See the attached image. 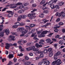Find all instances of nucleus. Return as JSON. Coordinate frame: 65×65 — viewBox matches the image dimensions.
Instances as JSON below:
<instances>
[{
  "label": "nucleus",
  "mask_w": 65,
  "mask_h": 65,
  "mask_svg": "<svg viewBox=\"0 0 65 65\" xmlns=\"http://www.w3.org/2000/svg\"><path fill=\"white\" fill-rule=\"evenodd\" d=\"M58 1V0H52L50 1L48 3H46V4H44L43 6L44 7L45 5H46L47 4H48V5H51L53 3L54 4H55V3H56V2Z\"/></svg>",
  "instance_id": "1"
},
{
  "label": "nucleus",
  "mask_w": 65,
  "mask_h": 65,
  "mask_svg": "<svg viewBox=\"0 0 65 65\" xmlns=\"http://www.w3.org/2000/svg\"><path fill=\"white\" fill-rule=\"evenodd\" d=\"M20 6L17 7V9H22V8H24V5L22 4L21 3H18L17 4V5H20Z\"/></svg>",
  "instance_id": "2"
},
{
  "label": "nucleus",
  "mask_w": 65,
  "mask_h": 65,
  "mask_svg": "<svg viewBox=\"0 0 65 65\" xmlns=\"http://www.w3.org/2000/svg\"><path fill=\"white\" fill-rule=\"evenodd\" d=\"M6 46H5V48L7 50L9 49V47H10V46H13V44H12L8 43H7L6 44Z\"/></svg>",
  "instance_id": "3"
},
{
  "label": "nucleus",
  "mask_w": 65,
  "mask_h": 65,
  "mask_svg": "<svg viewBox=\"0 0 65 65\" xmlns=\"http://www.w3.org/2000/svg\"><path fill=\"white\" fill-rule=\"evenodd\" d=\"M47 32H48V31L46 30L44 31H43L42 33L40 35V36L41 37H44L45 36V35L44 34H46Z\"/></svg>",
  "instance_id": "4"
},
{
  "label": "nucleus",
  "mask_w": 65,
  "mask_h": 65,
  "mask_svg": "<svg viewBox=\"0 0 65 65\" xmlns=\"http://www.w3.org/2000/svg\"><path fill=\"white\" fill-rule=\"evenodd\" d=\"M14 38H15V37L11 35L9 36V38H8V40H13L14 41Z\"/></svg>",
  "instance_id": "5"
},
{
  "label": "nucleus",
  "mask_w": 65,
  "mask_h": 65,
  "mask_svg": "<svg viewBox=\"0 0 65 65\" xmlns=\"http://www.w3.org/2000/svg\"><path fill=\"white\" fill-rule=\"evenodd\" d=\"M24 30V31L22 32V34L20 35V36H24L25 35L24 34L27 33L28 31V29H25Z\"/></svg>",
  "instance_id": "6"
},
{
  "label": "nucleus",
  "mask_w": 65,
  "mask_h": 65,
  "mask_svg": "<svg viewBox=\"0 0 65 65\" xmlns=\"http://www.w3.org/2000/svg\"><path fill=\"white\" fill-rule=\"evenodd\" d=\"M25 30V28L23 27H21L19 28H18L17 29V31H20L21 32H22L24 31V30Z\"/></svg>",
  "instance_id": "7"
},
{
  "label": "nucleus",
  "mask_w": 65,
  "mask_h": 65,
  "mask_svg": "<svg viewBox=\"0 0 65 65\" xmlns=\"http://www.w3.org/2000/svg\"><path fill=\"white\" fill-rule=\"evenodd\" d=\"M10 8H15L17 7V4H12L10 5Z\"/></svg>",
  "instance_id": "8"
},
{
  "label": "nucleus",
  "mask_w": 65,
  "mask_h": 65,
  "mask_svg": "<svg viewBox=\"0 0 65 65\" xmlns=\"http://www.w3.org/2000/svg\"><path fill=\"white\" fill-rule=\"evenodd\" d=\"M33 51H36V53L38 54H40L41 52L40 51H39V49L37 48H35L33 50Z\"/></svg>",
  "instance_id": "9"
},
{
  "label": "nucleus",
  "mask_w": 65,
  "mask_h": 65,
  "mask_svg": "<svg viewBox=\"0 0 65 65\" xmlns=\"http://www.w3.org/2000/svg\"><path fill=\"white\" fill-rule=\"evenodd\" d=\"M50 63V62L48 61H46L44 62L43 65H48Z\"/></svg>",
  "instance_id": "10"
},
{
  "label": "nucleus",
  "mask_w": 65,
  "mask_h": 65,
  "mask_svg": "<svg viewBox=\"0 0 65 65\" xmlns=\"http://www.w3.org/2000/svg\"><path fill=\"white\" fill-rule=\"evenodd\" d=\"M35 45L38 48L40 47H42V45H39V44L38 43H36Z\"/></svg>",
  "instance_id": "11"
},
{
  "label": "nucleus",
  "mask_w": 65,
  "mask_h": 65,
  "mask_svg": "<svg viewBox=\"0 0 65 65\" xmlns=\"http://www.w3.org/2000/svg\"><path fill=\"white\" fill-rule=\"evenodd\" d=\"M64 3L63 2H61L60 3H58V5H59V6H62L63 5H64Z\"/></svg>",
  "instance_id": "12"
},
{
  "label": "nucleus",
  "mask_w": 65,
  "mask_h": 65,
  "mask_svg": "<svg viewBox=\"0 0 65 65\" xmlns=\"http://www.w3.org/2000/svg\"><path fill=\"white\" fill-rule=\"evenodd\" d=\"M5 32L7 35L9 34V30L8 29H7L5 30Z\"/></svg>",
  "instance_id": "13"
},
{
  "label": "nucleus",
  "mask_w": 65,
  "mask_h": 65,
  "mask_svg": "<svg viewBox=\"0 0 65 65\" xmlns=\"http://www.w3.org/2000/svg\"><path fill=\"white\" fill-rule=\"evenodd\" d=\"M14 14V13H10L8 15V18H10L12 16L13 14Z\"/></svg>",
  "instance_id": "14"
},
{
  "label": "nucleus",
  "mask_w": 65,
  "mask_h": 65,
  "mask_svg": "<svg viewBox=\"0 0 65 65\" xmlns=\"http://www.w3.org/2000/svg\"><path fill=\"white\" fill-rule=\"evenodd\" d=\"M20 17H21L22 19H25V18H26L27 17V15H21Z\"/></svg>",
  "instance_id": "15"
},
{
  "label": "nucleus",
  "mask_w": 65,
  "mask_h": 65,
  "mask_svg": "<svg viewBox=\"0 0 65 65\" xmlns=\"http://www.w3.org/2000/svg\"><path fill=\"white\" fill-rule=\"evenodd\" d=\"M24 12H25V10H19L18 11V12L19 13H23Z\"/></svg>",
  "instance_id": "16"
},
{
  "label": "nucleus",
  "mask_w": 65,
  "mask_h": 65,
  "mask_svg": "<svg viewBox=\"0 0 65 65\" xmlns=\"http://www.w3.org/2000/svg\"><path fill=\"white\" fill-rule=\"evenodd\" d=\"M44 15V14L43 13H41V14L39 15V17L40 18H43Z\"/></svg>",
  "instance_id": "17"
},
{
  "label": "nucleus",
  "mask_w": 65,
  "mask_h": 65,
  "mask_svg": "<svg viewBox=\"0 0 65 65\" xmlns=\"http://www.w3.org/2000/svg\"><path fill=\"white\" fill-rule=\"evenodd\" d=\"M61 54V52L60 51H58L57 52V53L55 54V55L57 56H59Z\"/></svg>",
  "instance_id": "18"
},
{
  "label": "nucleus",
  "mask_w": 65,
  "mask_h": 65,
  "mask_svg": "<svg viewBox=\"0 0 65 65\" xmlns=\"http://www.w3.org/2000/svg\"><path fill=\"white\" fill-rule=\"evenodd\" d=\"M59 44L60 45H62L63 44V40H60L59 42Z\"/></svg>",
  "instance_id": "19"
},
{
  "label": "nucleus",
  "mask_w": 65,
  "mask_h": 65,
  "mask_svg": "<svg viewBox=\"0 0 65 65\" xmlns=\"http://www.w3.org/2000/svg\"><path fill=\"white\" fill-rule=\"evenodd\" d=\"M31 64V62L30 61H27L25 62V64L26 65H30Z\"/></svg>",
  "instance_id": "20"
},
{
  "label": "nucleus",
  "mask_w": 65,
  "mask_h": 65,
  "mask_svg": "<svg viewBox=\"0 0 65 65\" xmlns=\"http://www.w3.org/2000/svg\"><path fill=\"white\" fill-rule=\"evenodd\" d=\"M54 54V53L53 51H51V52L50 53L49 56V57H52L53 56V55Z\"/></svg>",
  "instance_id": "21"
},
{
  "label": "nucleus",
  "mask_w": 65,
  "mask_h": 65,
  "mask_svg": "<svg viewBox=\"0 0 65 65\" xmlns=\"http://www.w3.org/2000/svg\"><path fill=\"white\" fill-rule=\"evenodd\" d=\"M4 36V32H0V36L2 37H3Z\"/></svg>",
  "instance_id": "22"
},
{
  "label": "nucleus",
  "mask_w": 65,
  "mask_h": 65,
  "mask_svg": "<svg viewBox=\"0 0 65 65\" xmlns=\"http://www.w3.org/2000/svg\"><path fill=\"white\" fill-rule=\"evenodd\" d=\"M13 57H14L13 54H10L9 55V59H10V58H12Z\"/></svg>",
  "instance_id": "23"
},
{
  "label": "nucleus",
  "mask_w": 65,
  "mask_h": 65,
  "mask_svg": "<svg viewBox=\"0 0 65 65\" xmlns=\"http://www.w3.org/2000/svg\"><path fill=\"white\" fill-rule=\"evenodd\" d=\"M45 2V0H43L40 3V4H41V5L43 4Z\"/></svg>",
  "instance_id": "24"
},
{
  "label": "nucleus",
  "mask_w": 65,
  "mask_h": 65,
  "mask_svg": "<svg viewBox=\"0 0 65 65\" xmlns=\"http://www.w3.org/2000/svg\"><path fill=\"white\" fill-rule=\"evenodd\" d=\"M22 19V17H21V15H20L18 18L17 21L19 22L20 21V20H21V19Z\"/></svg>",
  "instance_id": "25"
},
{
  "label": "nucleus",
  "mask_w": 65,
  "mask_h": 65,
  "mask_svg": "<svg viewBox=\"0 0 65 65\" xmlns=\"http://www.w3.org/2000/svg\"><path fill=\"white\" fill-rule=\"evenodd\" d=\"M56 63H61V60L60 59H58L57 60H55Z\"/></svg>",
  "instance_id": "26"
},
{
  "label": "nucleus",
  "mask_w": 65,
  "mask_h": 65,
  "mask_svg": "<svg viewBox=\"0 0 65 65\" xmlns=\"http://www.w3.org/2000/svg\"><path fill=\"white\" fill-rule=\"evenodd\" d=\"M50 7L52 9H54V8H55V6H54V4L51 5Z\"/></svg>",
  "instance_id": "27"
},
{
  "label": "nucleus",
  "mask_w": 65,
  "mask_h": 65,
  "mask_svg": "<svg viewBox=\"0 0 65 65\" xmlns=\"http://www.w3.org/2000/svg\"><path fill=\"white\" fill-rule=\"evenodd\" d=\"M46 41L47 42V43H50V42H51V40L50 39H47L46 40Z\"/></svg>",
  "instance_id": "28"
},
{
  "label": "nucleus",
  "mask_w": 65,
  "mask_h": 65,
  "mask_svg": "<svg viewBox=\"0 0 65 65\" xmlns=\"http://www.w3.org/2000/svg\"><path fill=\"white\" fill-rule=\"evenodd\" d=\"M36 16H32L30 17V18L29 19H30V20H32V19H35V18H36Z\"/></svg>",
  "instance_id": "29"
},
{
  "label": "nucleus",
  "mask_w": 65,
  "mask_h": 65,
  "mask_svg": "<svg viewBox=\"0 0 65 65\" xmlns=\"http://www.w3.org/2000/svg\"><path fill=\"white\" fill-rule=\"evenodd\" d=\"M43 12L45 14H47V13H49V11L47 10H45L43 11Z\"/></svg>",
  "instance_id": "30"
},
{
  "label": "nucleus",
  "mask_w": 65,
  "mask_h": 65,
  "mask_svg": "<svg viewBox=\"0 0 65 65\" xmlns=\"http://www.w3.org/2000/svg\"><path fill=\"white\" fill-rule=\"evenodd\" d=\"M43 61H42L39 62L38 63L39 65H43Z\"/></svg>",
  "instance_id": "31"
},
{
  "label": "nucleus",
  "mask_w": 65,
  "mask_h": 65,
  "mask_svg": "<svg viewBox=\"0 0 65 65\" xmlns=\"http://www.w3.org/2000/svg\"><path fill=\"white\" fill-rule=\"evenodd\" d=\"M12 27L13 28H15L17 27V23L14 24V25H13Z\"/></svg>",
  "instance_id": "32"
},
{
  "label": "nucleus",
  "mask_w": 65,
  "mask_h": 65,
  "mask_svg": "<svg viewBox=\"0 0 65 65\" xmlns=\"http://www.w3.org/2000/svg\"><path fill=\"white\" fill-rule=\"evenodd\" d=\"M57 59L58 57H57V56L55 54L54 56V60H57Z\"/></svg>",
  "instance_id": "33"
},
{
  "label": "nucleus",
  "mask_w": 65,
  "mask_h": 65,
  "mask_svg": "<svg viewBox=\"0 0 65 65\" xmlns=\"http://www.w3.org/2000/svg\"><path fill=\"white\" fill-rule=\"evenodd\" d=\"M55 7L56 8V9H59V6L58 5H56L55 6Z\"/></svg>",
  "instance_id": "34"
},
{
  "label": "nucleus",
  "mask_w": 65,
  "mask_h": 65,
  "mask_svg": "<svg viewBox=\"0 0 65 65\" xmlns=\"http://www.w3.org/2000/svg\"><path fill=\"white\" fill-rule=\"evenodd\" d=\"M30 26L31 28H32L34 27V26H35V24H31L30 25Z\"/></svg>",
  "instance_id": "35"
},
{
  "label": "nucleus",
  "mask_w": 65,
  "mask_h": 65,
  "mask_svg": "<svg viewBox=\"0 0 65 65\" xmlns=\"http://www.w3.org/2000/svg\"><path fill=\"white\" fill-rule=\"evenodd\" d=\"M58 44L57 43L56 44H54V47H55V48H57V46H58Z\"/></svg>",
  "instance_id": "36"
},
{
  "label": "nucleus",
  "mask_w": 65,
  "mask_h": 65,
  "mask_svg": "<svg viewBox=\"0 0 65 65\" xmlns=\"http://www.w3.org/2000/svg\"><path fill=\"white\" fill-rule=\"evenodd\" d=\"M52 50V48H49L48 49V51L49 52H51Z\"/></svg>",
  "instance_id": "37"
},
{
  "label": "nucleus",
  "mask_w": 65,
  "mask_h": 65,
  "mask_svg": "<svg viewBox=\"0 0 65 65\" xmlns=\"http://www.w3.org/2000/svg\"><path fill=\"white\" fill-rule=\"evenodd\" d=\"M56 16H59V17H61V16L60 15V13H57L56 14Z\"/></svg>",
  "instance_id": "38"
},
{
  "label": "nucleus",
  "mask_w": 65,
  "mask_h": 65,
  "mask_svg": "<svg viewBox=\"0 0 65 65\" xmlns=\"http://www.w3.org/2000/svg\"><path fill=\"white\" fill-rule=\"evenodd\" d=\"M54 34L53 33H51L49 34L48 35H47L48 37H51L52 36V35H53Z\"/></svg>",
  "instance_id": "39"
},
{
  "label": "nucleus",
  "mask_w": 65,
  "mask_h": 65,
  "mask_svg": "<svg viewBox=\"0 0 65 65\" xmlns=\"http://www.w3.org/2000/svg\"><path fill=\"white\" fill-rule=\"evenodd\" d=\"M36 37H37V36L35 35V37L34 38V39H36V40H39V39L38 38H36Z\"/></svg>",
  "instance_id": "40"
},
{
  "label": "nucleus",
  "mask_w": 65,
  "mask_h": 65,
  "mask_svg": "<svg viewBox=\"0 0 65 65\" xmlns=\"http://www.w3.org/2000/svg\"><path fill=\"white\" fill-rule=\"evenodd\" d=\"M36 29L35 28H33L31 30V33H34Z\"/></svg>",
  "instance_id": "41"
},
{
  "label": "nucleus",
  "mask_w": 65,
  "mask_h": 65,
  "mask_svg": "<svg viewBox=\"0 0 65 65\" xmlns=\"http://www.w3.org/2000/svg\"><path fill=\"white\" fill-rule=\"evenodd\" d=\"M60 21V18H58L56 20V22H58Z\"/></svg>",
  "instance_id": "42"
},
{
  "label": "nucleus",
  "mask_w": 65,
  "mask_h": 65,
  "mask_svg": "<svg viewBox=\"0 0 65 65\" xmlns=\"http://www.w3.org/2000/svg\"><path fill=\"white\" fill-rule=\"evenodd\" d=\"M60 26H57L55 27H54V29H57V28H60Z\"/></svg>",
  "instance_id": "43"
},
{
  "label": "nucleus",
  "mask_w": 65,
  "mask_h": 65,
  "mask_svg": "<svg viewBox=\"0 0 65 65\" xmlns=\"http://www.w3.org/2000/svg\"><path fill=\"white\" fill-rule=\"evenodd\" d=\"M47 50L46 49H45L44 50V53H45V54H46L47 53Z\"/></svg>",
  "instance_id": "44"
},
{
  "label": "nucleus",
  "mask_w": 65,
  "mask_h": 65,
  "mask_svg": "<svg viewBox=\"0 0 65 65\" xmlns=\"http://www.w3.org/2000/svg\"><path fill=\"white\" fill-rule=\"evenodd\" d=\"M6 12H7L8 13H13V12H12V11H7Z\"/></svg>",
  "instance_id": "45"
},
{
  "label": "nucleus",
  "mask_w": 65,
  "mask_h": 65,
  "mask_svg": "<svg viewBox=\"0 0 65 65\" xmlns=\"http://www.w3.org/2000/svg\"><path fill=\"white\" fill-rule=\"evenodd\" d=\"M26 29H27L26 30H28L29 28H30V27L29 26H25Z\"/></svg>",
  "instance_id": "46"
},
{
  "label": "nucleus",
  "mask_w": 65,
  "mask_h": 65,
  "mask_svg": "<svg viewBox=\"0 0 65 65\" xmlns=\"http://www.w3.org/2000/svg\"><path fill=\"white\" fill-rule=\"evenodd\" d=\"M37 6V5H36V4H34L32 5V7H36Z\"/></svg>",
  "instance_id": "47"
},
{
  "label": "nucleus",
  "mask_w": 65,
  "mask_h": 65,
  "mask_svg": "<svg viewBox=\"0 0 65 65\" xmlns=\"http://www.w3.org/2000/svg\"><path fill=\"white\" fill-rule=\"evenodd\" d=\"M6 0H0V2H2V3H4L5 2V1Z\"/></svg>",
  "instance_id": "48"
},
{
  "label": "nucleus",
  "mask_w": 65,
  "mask_h": 65,
  "mask_svg": "<svg viewBox=\"0 0 65 65\" xmlns=\"http://www.w3.org/2000/svg\"><path fill=\"white\" fill-rule=\"evenodd\" d=\"M56 61H55L53 62L52 63V65H55V64H56Z\"/></svg>",
  "instance_id": "49"
},
{
  "label": "nucleus",
  "mask_w": 65,
  "mask_h": 65,
  "mask_svg": "<svg viewBox=\"0 0 65 65\" xmlns=\"http://www.w3.org/2000/svg\"><path fill=\"white\" fill-rule=\"evenodd\" d=\"M25 58L26 60H28L29 59V57H28L27 56H25Z\"/></svg>",
  "instance_id": "50"
},
{
  "label": "nucleus",
  "mask_w": 65,
  "mask_h": 65,
  "mask_svg": "<svg viewBox=\"0 0 65 65\" xmlns=\"http://www.w3.org/2000/svg\"><path fill=\"white\" fill-rule=\"evenodd\" d=\"M18 55L20 57L21 56H22L23 55V54H22V53H20V54H18Z\"/></svg>",
  "instance_id": "51"
},
{
  "label": "nucleus",
  "mask_w": 65,
  "mask_h": 65,
  "mask_svg": "<svg viewBox=\"0 0 65 65\" xmlns=\"http://www.w3.org/2000/svg\"><path fill=\"white\" fill-rule=\"evenodd\" d=\"M26 50L27 51H30V47L26 48Z\"/></svg>",
  "instance_id": "52"
},
{
  "label": "nucleus",
  "mask_w": 65,
  "mask_h": 65,
  "mask_svg": "<svg viewBox=\"0 0 65 65\" xmlns=\"http://www.w3.org/2000/svg\"><path fill=\"white\" fill-rule=\"evenodd\" d=\"M24 7H25V6H27V5H29V4L28 3H25L24 4Z\"/></svg>",
  "instance_id": "53"
},
{
  "label": "nucleus",
  "mask_w": 65,
  "mask_h": 65,
  "mask_svg": "<svg viewBox=\"0 0 65 65\" xmlns=\"http://www.w3.org/2000/svg\"><path fill=\"white\" fill-rule=\"evenodd\" d=\"M7 8H4V9H3L2 10V11H5V10H6V9H7Z\"/></svg>",
  "instance_id": "54"
},
{
  "label": "nucleus",
  "mask_w": 65,
  "mask_h": 65,
  "mask_svg": "<svg viewBox=\"0 0 65 65\" xmlns=\"http://www.w3.org/2000/svg\"><path fill=\"white\" fill-rule=\"evenodd\" d=\"M7 65H12V62L10 61H9V63Z\"/></svg>",
  "instance_id": "55"
},
{
  "label": "nucleus",
  "mask_w": 65,
  "mask_h": 65,
  "mask_svg": "<svg viewBox=\"0 0 65 65\" xmlns=\"http://www.w3.org/2000/svg\"><path fill=\"white\" fill-rule=\"evenodd\" d=\"M64 17H65V14L63 13L62 15V18H64Z\"/></svg>",
  "instance_id": "56"
},
{
  "label": "nucleus",
  "mask_w": 65,
  "mask_h": 65,
  "mask_svg": "<svg viewBox=\"0 0 65 65\" xmlns=\"http://www.w3.org/2000/svg\"><path fill=\"white\" fill-rule=\"evenodd\" d=\"M6 59L5 58L2 59V62H4V61H6Z\"/></svg>",
  "instance_id": "57"
},
{
  "label": "nucleus",
  "mask_w": 65,
  "mask_h": 65,
  "mask_svg": "<svg viewBox=\"0 0 65 65\" xmlns=\"http://www.w3.org/2000/svg\"><path fill=\"white\" fill-rule=\"evenodd\" d=\"M48 21H49V20H45V21H44L43 23L45 24V23H46V22H48Z\"/></svg>",
  "instance_id": "58"
},
{
  "label": "nucleus",
  "mask_w": 65,
  "mask_h": 65,
  "mask_svg": "<svg viewBox=\"0 0 65 65\" xmlns=\"http://www.w3.org/2000/svg\"><path fill=\"white\" fill-rule=\"evenodd\" d=\"M63 23L62 22H60L59 23V25H63Z\"/></svg>",
  "instance_id": "59"
},
{
  "label": "nucleus",
  "mask_w": 65,
  "mask_h": 65,
  "mask_svg": "<svg viewBox=\"0 0 65 65\" xmlns=\"http://www.w3.org/2000/svg\"><path fill=\"white\" fill-rule=\"evenodd\" d=\"M51 24V23H46V26H48V25H50Z\"/></svg>",
  "instance_id": "60"
},
{
  "label": "nucleus",
  "mask_w": 65,
  "mask_h": 65,
  "mask_svg": "<svg viewBox=\"0 0 65 65\" xmlns=\"http://www.w3.org/2000/svg\"><path fill=\"white\" fill-rule=\"evenodd\" d=\"M62 33H65V29L64 28H63L62 30Z\"/></svg>",
  "instance_id": "61"
},
{
  "label": "nucleus",
  "mask_w": 65,
  "mask_h": 65,
  "mask_svg": "<svg viewBox=\"0 0 65 65\" xmlns=\"http://www.w3.org/2000/svg\"><path fill=\"white\" fill-rule=\"evenodd\" d=\"M31 15H32V14L29 13L28 14V17H30Z\"/></svg>",
  "instance_id": "62"
},
{
  "label": "nucleus",
  "mask_w": 65,
  "mask_h": 65,
  "mask_svg": "<svg viewBox=\"0 0 65 65\" xmlns=\"http://www.w3.org/2000/svg\"><path fill=\"white\" fill-rule=\"evenodd\" d=\"M29 55L30 56H33V54L32 53H30L29 54Z\"/></svg>",
  "instance_id": "63"
},
{
  "label": "nucleus",
  "mask_w": 65,
  "mask_h": 65,
  "mask_svg": "<svg viewBox=\"0 0 65 65\" xmlns=\"http://www.w3.org/2000/svg\"><path fill=\"white\" fill-rule=\"evenodd\" d=\"M17 26H20V23L17 22Z\"/></svg>",
  "instance_id": "64"
}]
</instances>
